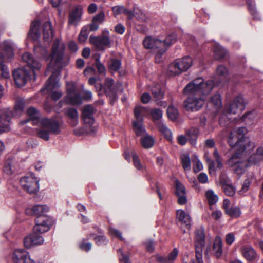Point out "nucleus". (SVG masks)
<instances>
[{"label": "nucleus", "mask_w": 263, "mask_h": 263, "mask_svg": "<svg viewBox=\"0 0 263 263\" xmlns=\"http://www.w3.org/2000/svg\"><path fill=\"white\" fill-rule=\"evenodd\" d=\"M213 88L212 81L204 82L200 77L189 83L183 89V93L187 96L184 101V107L186 110L191 111L199 110L205 103L203 97L209 95Z\"/></svg>", "instance_id": "nucleus-1"}, {"label": "nucleus", "mask_w": 263, "mask_h": 263, "mask_svg": "<svg viewBox=\"0 0 263 263\" xmlns=\"http://www.w3.org/2000/svg\"><path fill=\"white\" fill-rule=\"evenodd\" d=\"M247 129L240 127L235 128L229 133L228 137V143L232 148H235V152L228 160L229 165L239 164L236 171H240L245 167V162L241 161L243 153L254 149L255 144L250 139L245 137Z\"/></svg>", "instance_id": "nucleus-2"}, {"label": "nucleus", "mask_w": 263, "mask_h": 263, "mask_svg": "<svg viewBox=\"0 0 263 263\" xmlns=\"http://www.w3.org/2000/svg\"><path fill=\"white\" fill-rule=\"evenodd\" d=\"M65 49V44L58 39H55L53 43L51 53L50 55V61L48 65V70L52 72V74L47 81L44 88L41 89L52 91L55 88L60 86L59 84L60 72L61 68L66 65L68 60L64 61V54Z\"/></svg>", "instance_id": "nucleus-3"}, {"label": "nucleus", "mask_w": 263, "mask_h": 263, "mask_svg": "<svg viewBox=\"0 0 263 263\" xmlns=\"http://www.w3.org/2000/svg\"><path fill=\"white\" fill-rule=\"evenodd\" d=\"M247 104V102L242 95H240L235 97L226 106L224 110L221 113L219 119L220 125L222 126H226L232 119L230 117V115L241 112L245 109Z\"/></svg>", "instance_id": "nucleus-4"}, {"label": "nucleus", "mask_w": 263, "mask_h": 263, "mask_svg": "<svg viewBox=\"0 0 263 263\" xmlns=\"http://www.w3.org/2000/svg\"><path fill=\"white\" fill-rule=\"evenodd\" d=\"M25 106L23 99L17 100L15 102L14 113L9 109H3L0 115V133L7 132L10 130L11 117L13 115L17 116L23 111Z\"/></svg>", "instance_id": "nucleus-5"}, {"label": "nucleus", "mask_w": 263, "mask_h": 263, "mask_svg": "<svg viewBox=\"0 0 263 263\" xmlns=\"http://www.w3.org/2000/svg\"><path fill=\"white\" fill-rule=\"evenodd\" d=\"M40 125L43 128L38 130L37 136L45 141L49 140L50 133L58 135L61 132L59 122L54 119L43 118L41 119Z\"/></svg>", "instance_id": "nucleus-6"}, {"label": "nucleus", "mask_w": 263, "mask_h": 263, "mask_svg": "<svg viewBox=\"0 0 263 263\" xmlns=\"http://www.w3.org/2000/svg\"><path fill=\"white\" fill-rule=\"evenodd\" d=\"M253 149H251L248 152H245L243 153V155L242 156L241 161L245 162V167L243 169H241V170L238 171H236L237 166L240 165L239 163H237L235 165H229L230 166L233 167L234 171L236 173H237L238 175H241L243 173L246 168L248 167L249 166L256 164L258 162L263 160V147H258L255 153L250 155L247 160L245 159L246 156L250 154Z\"/></svg>", "instance_id": "nucleus-7"}, {"label": "nucleus", "mask_w": 263, "mask_h": 263, "mask_svg": "<svg viewBox=\"0 0 263 263\" xmlns=\"http://www.w3.org/2000/svg\"><path fill=\"white\" fill-rule=\"evenodd\" d=\"M67 95L64 102L68 104L80 105L82 103V98L76 90V85L72 82L66 83Z\"/></svg>", "instance_id": "nucleus-8"}, {"label": "nucleus", "mask_w": 263, "mask_h": 263, "mask_svg": "<svg viewBox=\"0 0 263 263\" xmlns=\"http://www.w3.org/2000/svg\"><path fill=\"white\" fill-rule=\"evenodd\" d=\"M144 47L146 49H150L157 52L155 61L159 63L161 61L162 53H161V40L151 36H146L143 41Z\"/></svg>", "instance_id": "nucleus-9"}, {"label": "nucleus", "mask_w": 263, "mask_h": 263, "mask_svg": "<svg viewBox=\"0 0 263 263\" xmlns=\"http://www.w3.org/2000/svg\"><path fill=\"white\" fill-rule=\"evenodd\" d=\"M39 180L34 175L25 176L20 179V185L23 190L29 194H34L39 189Z\"/></svg>", "instance_id": "nucleus-10"}, {"label": "nucleus", "mask_w": 263, "mask_h": 263, "mask_svg": "<svg viewBox=\"0 0 263 263\" xmlns=\"http://www.w3.org/2000/svg\"><path fill=\"white\" fill-rule=\"evenodd\" d=\"M31 71L25 68H18L14 70L13 76L18 87L24 86L30 79Z\"/></svg>", "instance_id": "nucleus-11"}, {"label": "nucleus", "mask_w": 263, "mask_h": 263, "mask_svg": "<svg viewBox=\"0 0 263 263\" xmlns=\"http://www.w3.org/2000/svg\"><path fill=\"white\" fill-rule=\"evenodd\" d=\"M12 259L13 263H42L32 259L29 253L23 249H15L12 253Z\"/></svg>", "instance_id": "nucleus-12"}, {"label": "nucleus", "mask_w": 263, "mask_h": 263, "mask_svg": "<svg viewBox=\"0 0 263 263\" xmlns=\"http://www.w3.org/2000/svg\"><path fill=\"white\" fill-rule=\"evenodd\" d=\"M35 222V224L33 228L34 233L42 234L48 231L50 228L51 222L47 216H38Z\"/></svg>", "instance_id": "nucleus-13"}, {"label": "nucleus", "mask_w": 263, "mask_h": 263, "mask_svg": "<svg viewBox=\"0 0 263 263\" xmlns=\"http://www.w3.org/2000/svg\"><path fill=\"white\" fill-rule=\"evenodd\" d=\"M90 43L98 50H104L105 48L110 46L111 40L109 36L102 35L101 36H90Z\"/></svg>", "instance_id": "nucleus-14"}, {"label": "nucleus", "mask_w": 263, "mask_h": 263, "mask_svg": "<svg viewBox=\"0 0 263 263\" xmlns=\"http://www.w3.org/2000/svg\"><path fill=\"white\" fill-rule=\"evenodd\" d=\"M83 14V8L81 5H77L69 11L68 23L69 25L77 26L81 20Z\"/></svg>", "instance_id": "nucleus-15"}, {"label": "nucleus", "mask_w": 263, "mask_h": 263, "mask_svg": "<svg viewBox=\"0 0 263 263\" xmlns=\"http://www.w3.org/2000/svg\"><path fill=\"white\" fill-rule=\"evenodd\" d=\"M40 233H32L25 237L24 239V245L26 248L30 249L34 246L41 245L44 243V239Z\"/></svg>", "instance_id": "nucleus-16"}, {"label": "nucleus", "mask_w": 263, "mask_h": 263, "mask_svg": "<svg viewBox=\"0 0 263 263\" xmlns=\"http://www.w3.org/2000/svg\"><path fill=\"white\" fill-rule=\"evenodd\" d=\"M22 59L32 69L33 80L35 81L37 74L35 70H39L42 67V64L38 60L35 59L32 54L29 52L24 53L22 56Z\"/></svg>", "instance_id": "nucleus-17"}, {"label": "nucleus", "mask_w": 263, "mask_h": 263, "mask_svg": "<svg viewBox=\"0 0 263 263\" xmlns=\"http://www.w3.org/2000/svg\"><path fill=\"white\" fill-rule=\"evenodd\" d=\"M175 194L178 198V202L180 205H184L187 201L185 188L177 179L175 180Z\"/></svg>", "instance_id": "nucleus-18"}, {"label": "nucleus", "mask_w": 263, "mask_h": 263, "mask_svg": "<svg viewBox=\"0 0 263 263\" xmlns=\"http://www.w3.org/2000/svg\"><path fill=\"white\" fill-rule=\"evenodd\" d=\"M49 207L46 205H36L26 210V213L38 216H47L45 214L49 211Z\"/></svg>", "instance_id": "nucleus-19"}, {"label": "nucleus", "mask_w": 263, "mask_h": 263, "mask_svg": "<svg viewBox=\"0 0 263 263\" xmlns=\"http://www.w3.org/2000/svg\"><path fill=\"white\" fill-rule=\"evenodd\" d=\"M27 115L29 117V119L21 121L20 122L21 124L26 123L29 120L32 121V123L34 125H37L39 123H40V121L41 120V119H40V114L37 109L34 107L31 106L28 108L27 110Z\"/></svg>", "instance_id": "nucleus-20"}, {"label": "nucleus", "mask_w": 263, "mask_h": 263, "mask_svg": "<svg viewBox=\"0 0 263 263\" xmlns=\"http://www.w3.org/2000/svg\"><path fill=\"white\" fill-rule=\"evenodd\" d=\"M14 44L10 41H5L3 43V53L2 54L5 62L10 61L14 57Z\"/></svg>", "instance_id": "nucleus-21"}, {"label": "nucleus", "mask_w": 263, "mask_h": 263, "mask_svg": "<svg viewBox=\"0 0 263 263\" xmlns=\"http://www.w3.org/2000/svg\"><path fill=\"white\" fill-rule=\"evenodd\" d=\"M229 74V71L226 67L223 65L219 66L216 70V78H215V82L213 80H211L214 84V86L220 83L222 81H226L227 80V76Z\"/></svg>", "instance_id": "nucleus-22"}, {"label": "nucleus", "mask_w": 263, "mask_h": 263, "mask_svg": "<svg viewBox=\"0 0 263 263\" xmlns=\"http://www.w3.org/2000/svg\"><path fill=\"white\" fill-rule=\"evenodd\" d=\"M93 107L91 105L85 106L82 112V117L85 124L91 126L94 123Z\"/></svg>", "instance_id": "nucleus-23"}, {"label": "nucleus", "mask_w": 263, "mask_h": 263, "mask_svg": "<svg viewBox=\"0 0 263 263\" xmlns=\"http://www.w3.org/2000/svg\"><path fill=\"white\" fill-rule=\"evenodd\" d=\"M240 252L243 257L249 261L254 260L257 255L253 248L249 245L243 246L240 249Z\"/></svg>", "instance_id": "nucleus-24"}, {"label": "nucleus", "mask_w": 263, "mask_h": 263, "mask_svg": "<svg viewBox=\"0 0 263 263\" xmlns=\"http://www.w3.org/2000/svg\"><path fill=\"white\" fill-rule=\"evenodd\" d=\"M178 255V250L175 248L167 256L156 255V260L160 263H173Z\"/></svg>", "instance_id": "nucleus-25"}, {"label": "nucleus", "mask_w": 263, "mask_h": 263, "mask_svg": "<svg viewBox=\"0 0 263 263\" xmlns=\"http://www.w3.org/2000/svg\"><path fill=\"white\" fill-rule=\"evenodd\" d=\"M40 24L41 22L39 20H34L31 23L28 33V37L33 41L38 40L40 37V33L39 31Z\"/></svg>", "instance_id": "nucleus-26"}, {"label": "nucleus", "mask_w": 263, "mask_h": 263, "mask_svg": "<svg viewBox=\"0 0 263 263\" xmlns=\"http://www.w3.org/2000/svg\"><path fill=\"white\" fill-rule=\"evenodd\" d=\"M177 220L180 222L182 226L189 228L191 224V217L182 210H178L176 212Z\"/></svg>", "instance_id": "nucleus-27"}, {"label": "nucleus", "mask_w": 263, "mask_h": 263, "mask_svg": "<svg viewBox=\"0 0 263 263\" xmlns=\"http://www.w3.org/2000/svg\"><path fill=\"white\" fill-rule=\"evenodd\" d=\"M176 35L175 33H172L167 36L164 40H161V53L162 55L166 52L168 47L176 42Z\"/></svg>", "instance_id": "nucleus-28"}, {"label": "nucleus", "mask_w": 263, "mask_h": 263, "mask_svg": "<svg viewBox=\"0 0 263 263\" xmlns=\"http://www.w3.org/2000/svg\"><path fill=\"white\" fill-rule=\"evenodd\" d=\"M53 37V32L51 23L50 22H46L43 25V39L47 42L51 41Z\"/></svg>", "instance_id": "nucleus-29"}, {"label": "nucleus", "mask_w": 263, "mask_h": 263, "mask_svg": "<svg viewBox=\"0 0 263 263\" xmlns=\"http://www.w3.org/2000/svg\"><path fill=\"white\" fill-rule=\"evenodd\" d=\"M124 157L128 161L130 160V157H132L134 165L137 170H140L143 168V165L141 164L138 155L135 152L125 151Z\"/></svg>", "instance_id": "nucleus-30"}, {"label": "nucleus", "mask_w": 263, "mask_h": 263, "mask_svg": "<svg viewBox=\"0 0 263 263\" xmlns=\"http://www.w3.org/2000/svg\"><path fill=\"white\" fill-rule=\"evenodd\" d=\"M182 72L186 71L192 65L193 60L189 56H185L181 59H177Z\"/></svg>", "instance_id": "nucleus-31"}, {"label": "nucleus", "mask_w": 263, "mask_h": 263, "mask_svg": "<svg viewBox=\"0 0 263 263\" xmlns=\"http://www.w3.org/2000/svg\"><path fill=\"white\" fill-rule=\"evenodd\" d=\"M157 126L159 131L164 136L165 138L171 142L173 141V136L172 132L162 122H159L157 123Z\"/></svg>", "instance_id": "nucleus-32"}, {"label": "nucleus", "mask_w": 263, "mask_h": 263, "mask_svg": "<svg viewBox=\"0 0 263 263\" xmlns=\"http://www.w3.org/2000/svg\"><path fill=\"white\" fill-rule=\"evenodd\" d=\"M186 134L190 143L193 145H195L199 134V130L197 128L192 127L186 131Z\"/></svg>", "instance_id": "nucleus-33"}, {"label": "nucleus", "mask_w": 263, "mask_h": 263, "mask_svg": "<svg viewBox=\"0 0 263 263\" xmlns=\"http://www.w3.org/2000/svg\"><path fill=\"white\" fill-rule=\"evenodd\" d=\"M220 184L222 186L223 192L226 195L228 196H233L235 194L236 188L233 186L232 184L223 180H220Z\"/></svg>", "instance_id": "nucleus-34"}, {"label": "nucleus", "mask_w": 263, "mask_h": 263, "mask_svg": "<svg viewBox=\"0 0 263 263\" xmlns=\"http://www.w3.org/2000/svg\"><path fill=\"white\" fill-rule=\"evenodd\" d=\"M67 115L70 118V124L73 127L78 124V113L76 109L69 108L67 111Z\"/></svg>", "instance_id": "nucleus-35"}, {"label": "nucleus", "mask_w": 263, "mask_h": 263, "mask_svg": "<svg viewBox=\"0 0 263 263\" xmlns=\"http://www.w3.org/2000/svg\"><path fill=\"white\" fill-rule=\"evenodd\" d=\"M168 72L171 76L178 75L182 72L176 60L168 66Z\"/></svg>", "instance_id": "nucleus-36"}, {"label": "nucleus", "mask_w": 263, "mask_h": 263, "mask_svg": "<svg viewBox=\"0 0 263 263\" xmlns=\"http://www.w3.org/2000/svg\"><path fill=\"white\" fill-rule=\"evenodd\" d=\"M121 66V60L112 58L108 63V70L111 73L118 71Z\"/></svg>", "instance_id": "nucleus-37"}, {"label": "nucleus", "mask_w": 263, "mask_h": 263, "mask_svg": "<svg viewBox=\"0 0 263 263\" xmlns=\"http://www.w3.org/2000/svg\"><path fill=\"white\" fill-rule=\"evenodd\" d=\"M4 62V58L0 53V77L8 79L10 77V73L7 67L3 64Z\"/></svg>", "instance_id": "nucleus-38"}, {"label": "nucleus", "mask_w": 263, "mask_h": 263, "mask_svg": "<svg viewBox=\"0 0 263 263\" xmlns=\"http://www.w3.org/2000/svg\"><path fill=\"white\" fill-rule=\"evenodd\" d=\"M205 197L210 206L216 204L218 200V197L212 190H209L205 193Z\"/></svg>", "instance_id": "nucleus-39"}, {"label": "nucleus", "mask_w": 263, "mask_h": 263, "mask_svg": "<svg viewBox=\"0 0 263 263\" xmlns=\"http://www.w3.org/2000/svg\"><path fill=\"white\" fill-rule=\"evenodd\" d=\"M143 121H133V127L136 134L139 136L144 135L146 130L142 123Z\"/></svg>", "instance_id": "nucleus-40"}, {"label": "nucleus", "mask_w": 263, "mask_h": 263, "mask_svg": "<svg viewBox=\"0 0 263 263\" xmlns=\"http://www.w3.org/2000/svg\"><path fill=\"white\" fill-rule=\"evenodd\" d=\"M213 249L216 257H218L221 256L222 252V243L219 238L216 239L214 242Z\"/></svg>", "instance_id": "nucleus-41"}, {"label": "nucleus", "mask_w": 263, "mask_h": 263, "mask_svg": "<svg viewBox=\"0 0 263 263\" xmlns=\"http://www.w3.org/2000/svg\"><path fill=\"white\" fill-rule=\"evenodd\" d=\"M146 111L145 107L137 106L134 109V115L136 118L135 121H143V117Z\"/></svg>", "instance_id": "nucleus-42"}, {"label": "nucleus", "mask_w": 263, "mask_h": 263, "mask_svg": "<svg viewBox=\"0 0 263 263\" xmlns=\"http://www.w3.org/2000/svg\"><path fill=\"white\" fill-rule=\"evenodd\" d=\"M114 84V81L112 79L108 78L105 79L103 88L107 95H109L113 93Z\"/></svg>", "instance_id": "nucleus-43"}, {"label": "nucleus", "mask_w": 263, "mask_h": 263, "mask_svg": "<svg viewBox=\"0 0 263 263\" xmlns=\"http://www.w3.org/2000/svg\"><path fill=\"white\" fill-rule=\"evenodd\" d=\"M141 143L145 148H149L152 147L154 144V139L149 135H146L141 139Z\"/></svg>", "instance_id": "nucleus-44"}, {"label": "nucleus", "mask_w": 263, "mask_h": 263, "mask_svg": "<svg viewBox=\"0 0 263 263\" xmlns=\"http://www.w3.org/2000/svg\"><path fill=\"white\" fill-rule=\"evenodd\" d=\"M214 57L217 60L223 58L226 53V51L222 47L216 45L214 48Z\"/></svg>", "instance_id": "nucleus-45"}, {"label": "nucleus", "mask_w": 263, "mask_h": 263, "mask_svg": "<svg viewBox=\"0 0 263 263\" xmlns=\"http://www.w3.org/2000/svg\"><path fill=\"white\" fill-rule=\"evenodd\" d=\"M181 160L183 168L184 170H190L191 168V161L189 155L187 153L182 154L181 156Z\"/></svg>", "instance_id": "nucleus-46"}, {"label": "nucleus", "mask_w": 263, "mask_h": 263, "mask_svg": "<svg viewBox=\"0 0 263 263\" xmlns=\"http://www.w3.org/2000/svg\"><path fill=\"white\" fill-rule=\"evenodd\" d=\"M88 34V26H85L82 28L79 35L78 39L79 42L81 43H84L87 39Z\"/></svg>", "instance_id": "nucleus-47"}, {"label": "nucleus", "mask_w": 263, "mask_h": 263, "mask_svg": "<svg viewBox=\"0 0 263 263\" xmlns=\"http://www.w3.org/2000/svg\"><path fill=\"white\" fill-rule=\"evenodd\" d=\"M211 103L214 106L216 109L220 108L221 107V97L220 94L216 93L211 98Z\"/></svg>", "instance_id": "nucleus-48"}, {"label": "nucleus", "mask_w": 263, "mask_h": 263, "mask_svg": "<svg viewBox=\"0 0 263 263\" xmlns=\"http://www.w3.org/2000/svg\"><path fill=\"white\" fill-rule=\"evenodd\" d=\"M226 213L232 217H238L241 214L240 210L238 207H231L227 209Z\"/></svg>", "instance_id": "nucleus-49"}, {"label": "nucleus", "mask_w": 263, "mask_h": 263, "mask_svg": "<svg viewBox=\"0 0 263 263\" xmlns=\"http://www.w3.org/2000/svg\"><path fill=\"white\" fill-rule=\"evenodd\" d=\"M167 113L168 118L172 120L176 119L178 115V111L177 109L173 106H169L168 107L167 109Z\"/></svg>", "instance_id": "nucleus-50"}, {"label": "nucleus", "mask_w": 263, "mask_h": 263, "mask_svg": "<svg viewBox=\"0 0 263 263\" xmlns=\"http://www.w3.org/2000/svg\"><path fill=\"white\" fill-rule=\"evenodd\" d=\"M153 95L155 98L156 101L157 102L158 105L165 106V102L159 101L163 97V93L161 91V89H157V92H154Z\"/></svg>", "instance_id": "nucleus-51"}, {"label": "nucleus", "mask_w": 263, "mask_h": 263, "mask_svg": "<svg viewBox=\"0 0 263 263\" xmlns=\"http://www.w3.org/2000/svg\"><path fill=\"white\" fill-rule=\"evenodd\" d=\"M151 114L153 119L157 122V123L159 122H161L160 120L162 117V111L161 110L157 108L151 110Z\"/></svg>", "instance_id": "nucleus-52"}, {"label": "nucleus", "mask_w": 263, "mask_h": 263, "mask_svg": "<svg viewBox=\"0 0 263 263\" xmlns=\"http://www.w3.org/2000/svg\"><path fill=\"white\" fill-rule=\"evenodd\" d=\"M96 67L100 74H105L106 68L105 66L101 62L100 56L97 57L95 60Z\"/></svg>", "instance_id": "nucleus-53"}, {"label": "nucleus", "mask_w": 263, "mask_h": 263, "mask_svg": "<svg viewBox=\"0 0 263 263\" xmlns=\"http://www.w3.org/2000/svg\"><path fill=\"white\" fill-rule=\"evenodd\" d=\"M34 51L37 54L39 53V55L41 54L42 57H43V58H47L48 55V52L46 48H45L44 47H43L40 45V46L38 45V46H36V47H35Z\"/></svg>", "instance_id": "nucleus-54"}, {"label": "nucleus", "mask_w": 263, "mask_h": 263, "mask_svg": "<svg viewBox=\"0 0 263 263\" xmlns=\"http://www.w3.org/2000/svg\"><path fill=\"white\" fill-rule=\"evenodd\" d=\"M193 170L195 173L199 172L203 169L202 164L196 156H195V159L193 160Z\"/></svg>", "instance_id": "nucleus-55"}, {"label": "nucleus", "mask_w": 263, "mask_h": 263, "mask_svg": "<svg viewBox=\"0 0 263 263\" xmlns=\"http://www.w3.org/2000/svg\"><path fill=\"white\" fill-rule=\"evenodd\" d=\"M126 8L123 6H116L112 8L114 15L116 17L119 14L124 13Z\"/></svg>", "instance_id": "nucleus-56"}, {"label": "nucleus", "mask_w": 263, "mask_h": 263, "mask_svg": "<svg viewBox=\"0 0 263 263\" xmlns=\"http://www.w3.org/2000/svg\"><path fill=\"white\" fill-rule=\"evenodd\" d=\"M213 156L215 159V161L217 163V168H221L222 167V164L221 162V157L216 148H215L214 150Z\"/></svg>", "instance_id": "nucleus-57"}, {"label": "nucleus", "mask_w": 263, "mask_h": 263, "mask_svg": "<svg viewBox=\"0 0 263 263\" xmlns=\"http://www.w3.org/2000/svg\"><path fill=\"white\" fill-rule=\"evenodd\" d=\"M118 253L121 254L120 256V260L124 263H131L129 256L124 254L121 249L118 251Z\"/></svg>", "instance_id": "nucleus-58"}, {"label": "nucleus", "mask_w": 263, "mask_h": 263, "mask_svg": "<svg viewBox=\"0 0 263 263\" xmlns=\"http://www.w3.org/2000/svg\"><path fill=\"white\" fill-rule=\"evenodd\" d=\"M146 250L151 253L154 251L155 248L154 246V242L152 240H146L144 242Z\"/></svg>", "instance_id": "nucleus-59"}, {"label": "nucleus", "mask_w": 263, "mask_h": 263, "mask_svg": "<svg viewBox=\"0 0 263 263\" xmlns=\"http://www.w3.org/2000/svg\"><path fill=\"white\" fill-rule=\"evenodd\" d=\"M135 17L141 21H146V16L141 10H136L135 12Z\"/></svg>", "instance_id": "nucleus-60"}, {"label": "nucleus", "mask_w": 263, "mask_h": 263, "mask_svg": "<svg viewBox=\"0 0 263 263\" xmlns=\"http://www.w3.org/2000/svg\"><path fill=\"white\" fill-rule=\"evenodd\" d=\"M96 243L98 245L106 244L107 240L104 236H98L95 237Z\"/></svg>", "instance_id": "nucleus-61"}, {"label": "nucleus", "mask_w": 263, "mask_h": 263, "mask_svg": "<svg viewBox=\"0 0 263 263\" xmlns=\"http://www.w3.org/2000/svg\"><path fill=\"white\" fill-rule=\"evenodd\" d=\"M79 247L82 250H84L85 251H89L90 250L91 248V244L90 242H85L84 240H83L80 244Z\"/></svg>", "instance_id": "nucleus-62"}, {"label": "nucleus", "mask_w": 263, "mask_h": 263, "mask_svg": "<svg viewBox=\"0 0 263 263\" xmlns=\"http://www.w3.org/2000/svg\"><path fill=\"white\" fill-rule=\"evenodd\" d=\"M105 18V14L104 12H101L98 14H97L93 18V20L94 22H96L97 23L100 24L102 23Z\"/></svg>", "instance_id": "nucleus-63"}, {"label": "nucleus", "mask_w": 263, "mask_h": 263, "mask_svg": "<svg viewBox=\"0 0 263 263\" xmlns=\"http://www.w3.org/2000/svg\"><path fill=\"white\" fill-rule=\"evenodd\" d=\"M235 239V237L233 233H228L226 236V242L229 245H232L234 242Z\"/></svg>", "instance_id": "nucleus-64"}]
</instances>
